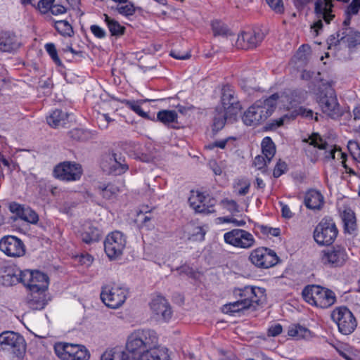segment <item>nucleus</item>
<instances>
[{"mask_svg": "<svg viewBox=\"0 0 360 360\" xmlns=\"http://www.w3.org/2000/svg\"><path fill=\"white\" fill-rule=\"evenodd\" d=\"M23 285L33 292H45L49 287L48 276L39 271L25 270Z\"/></svg>", "mask_w": 360, "mask_h": 360, "instance_id": "12", "label": "nucleus"}, {"mask_svg": "<svg viewBox=\"0 0 360 360\" xmlns=\"http://www.w3.org/2000/svg\"><path fill=\"white\" fill-rule=\"evenodd\" d=\"M318 104L322 112L328 117L335 119L342 115L336 95L333 89L321 92L318 98Z\"/></svg>", "mask_w": 360, "mask_h": 360, "instance_id": "13", "label": "nucleus"}, {"mask_svg": "<svg viewBox=\"0 0 360 360\" xmlns=\"http://www.w3.org/2000/svg\"><path fill=\"white\" fill-rule=\"evenodd\" d=\"M267 162L268 161L264 155H259L255 157L253 164L258 169H262L266 165Z\"/></svg>", "mask_w": 360, "mask_h": 360, "instance_id": "59", "label": "nucleus"}, {"mask_svg": "<svg viewBox=\"0 0 360 360\" xmlns=\"http://www.w3.org/2000/svg\"><path fill=\"white\" fill-rule=\"evenodd\" d=\"M136 360H172V358L167 347L153 345L136 357Z\"/></svg>", "mask_w": 360, "mask_h": 360, "instance_id": "21", "label": "nucleus"}, {"mask_svg": "<svg viewBox=\"0 0 360 360\" xmlns=\"http://www.w3.org/2000/svg\"><path fill=\"white\" fill-rule=\"evenodd\" d=\"M94 261V258L89 254H82L79 256V262L86 266H90Z\"/></svg>", "mask_w": 360, "mask_h": 360, "instance_id": "61", "label": "nucleus"}, {"mask_svg": "<svg viewBox=\"0 0 360 360\" xmlns=\"http://www.w3.org/2000/svg\"><path fill=\"white\" fill-rule=\"evenodd\" d=\"M304 300L311 305L326 309L336 302V296L331 290L318 285H309L302 292Z\"/></svg>", "mask_w": 360, "mask_h": 360, "instance_id": "3", "label": "nucleus"}, {"mask_svg": "<svg viewBox=\"0 0 360 360\" xmlns=\"http://www.w3.org/2000/svg\"><path fill=\"white\" fill-rule=\"evenodd\" d=\"M82 240L89 244L96 242L101 237L100 230L96 227L88 226L81 234Z\"/></svg>", "mask_w": 360, "mask_h": 360, "instance_id": "35", "label": "nucleus"}, {"mask_svg": "<svg viewBox=\"0 0 360 360\" xmlns=\"http://www.w3.org/2000/svg\"><path fill=\"white\" fill-rule=\"evenodd\" d=\"M340 39H344L349 48H353L360 44V32H355L350 27H346L344 32H342Z\"/></svg>", "mask_w": 360, "mask_h": 360, "instance_id": "33", "label": "nucleus"}, {"mask_svg": "<svg viewBox=\"0 0 360 360\" xmlns=\"http://www.w3.org/2000/svg\"><path fill=\"white\" fill-rule=\"evenodd\" d=\"M53 176L65 181H75L81 178L82 168L79 163L65 161L56 165L53 171Z\"/></svg>", "mask_w": 360, "mask_h": 360, "instance_id": "9", "label": "nucleus"}, {"mask_svg": "<svg viewBox=\"0 0 360 360\" xmlns=\"http://www.w3.org/2000/svg\"><path fill=\"white\" fill-rule=\"evenodd\" d=\"M101 360H131L129 354L118 349H107L101 356Z\"/></svg>", "mask_w": 360, "mask_h": 360, "instance_id": "31", "label": "nucleus"}, {"mask_svg": "<svg viewBox=\"0 0 360 360\" xmlns=\"http://www.w3.org/2000/svg\"><path fill=\"white\" fill-rule=\"evenodd\" d=\"M104 21L105 22L108 30L112 36H121L124 34L125 27L122 26L117 20L111 18L107 14H104Z\"/></svg>", "mask_w": 360, "mask_h": 360, "instance_id": "37", "label": "nucleus"}, {"mask_svg": "<svg viewBox=\"0 0 360 360\" xmlns=\"http://www.w3.org/2000/svg\"><path fill=\"white\" fill-rule=\"evenodd\" d=\"M0 250L7 256L12 257H20L25 252V245L22 240L13 236H4L1 239Z\"/></svg>", "mask_w": 360, "mask_h": 360, "instance_id": "16", "label": "nucleus"}, {"mask_svg": "<svg viewBox=\"0 0 360 360\" xmlns=\"http://www.w3.org/2000/svg\"><path fill=\"white\" fill-rule=\"evenodd\" d=\"M224 239L226 243L242 249H249L255 243L253 235L249 231L240 229H234L225 233Z\"/></svg>", "mask_w": 360, "mask_h": 360, "instance_id": "8", "label": "nucleus"}, {"mask_svg": "<svg viewBox=\"0 0 360 360\" xmlns=\"http://www.w3.org/2000/svg\"><path fill=\"white\" fill-rule=\"evenodd\" d=\"M331 317L337 323L339 331L349 335L355 330L357 323L353 314L347 307H338L332 312Z\"/></svg>", "mask_w": 360, "mask_h": 360, "instance_id": "7", "label": "nucleus"}, {"mask_svg": "<svg viewBox=\"0 0 360 360\" xmlns=\"http://www.w3.org/2000/svg\"><path fill=\"white\" fill-rule=\"evenodd\" d=\"M360 9V0H352L347 7V13L348 15H356Z\"/></svg>", "mask_w": 360, "mask_h": 360, "instance_id": "57", "label": "nucleus"}, {"mask_svg": "<svg viewBox=\"0 0 360 360\" xmlns=\"http://www.w3.org/2000/svg\"><path fill=\"white\" fill-rule=\"evenodd\" d=\"M205 231L201 226H194L190 233L189 239L195 241H202L205 238Z\"/></svg>", "mask_w": 360, "mask_h": 360, "instance_id": "47", "label": "nucleus"}, {"mask_svg": "<svg viewBox=\"0 0 360 360\" xmlns=\"http://www.w3.org/2000/svg\"><path fill=\"white\" fill-rule=\"evenodd\" d=\"M90 30L94 37L98 39H103L106 37L105 30L97 25H91Z\"/></svg>", "mask_w": 360, "mask_h": 360, "instance_id": "52", "label": "nucleus"}, {"mask_svg": "<svg viewBox=\"0 0 360 360\" xmlns=\"http://www.w3.org/2000/svg\"><path fill=\"white\" fill-rule=\"evenodd\" d=\"M219 108L227 110L228 115L231 117L237 116L240 110L241 106L234 92L229 89H224L221 96V106Z\"/></svg>", "mask_w": 360, "mask_h": 360, "instance_id": "18", "label": "nucleus"}, {"mask_svg": "<svg viewBox=\"0 0 360 360\" xmlns=\"http://www.w3.org/2000/svg\"><path fill=\"white\" fill-rule=\"evenodd\" d=\"M280 205L281 207L282 217L286 219H290L292 217V213L289 207L281 202H280Z\"/></svg>", "mask_w": 360, "mask_h": 360, "instance_id": "64", "label": "nucleus"}, {"mask_svg": "<svg viewBox=\"0 0 360 360\" xmlns=\"http://www.w3.org/2000/svg\"><path fill=\"white\" fill-rule=\"evenodd\" d=\"M237 116L231 117L227 113V110L217 107L215 110L214 119H213V130L219 131L221 129L226 121L233 122L236 120Z\"/></svg>", "mask_w": 360, "mask_h": 360, "instance_id": "28", "label": "nucleus"}, {"mask_svg": "<svg viewBox=\"0 0 360 360\" xmlns=\"http://www.w3.org/2000/svg\"><path fill=\"white\" fill-rule=\"evenodd\" d=\"M341 36L342 32L340 31L337 32L335 34L330 35L328 39V49L337 46L341 41H344V39H340Z\"/></svg>", "mask_w": 360, "mask_h": 360, "instance_id": "54", "label": "nucleus"}, {"mask_svg": "<svg viewBox=\"0 0 360 360\" xmlns=\"http://www.w3.org/2000/svg\"><path fill=\"white\" fill-rule=\"evenodd\" d=\"M249 259L255 266L264 269L274 266L278 262V257L276 252L264 247L253 250L250 254Z\"/></svg>", "mask_w": 360, "mask_h": 360, "instance_id": "11", "label": "nucleus"}, {"mask_svg": "<svg viewBox=\"0 0 360 360\" xmlns=\"http://www.w3.org/2000/svg\"><path fill=\"white\" fill-rule=\"evenodd\" d=\"M265 34L260 28L243 32L238 38V44L243 49H248L257 47L264 39Z\"/></svg>", "mask_w": 360, "mask_h": 360, "instance_id": "17", "label": "nucleus"}, {"mask_svg": "<svg viewBox=\"0 0 360 360\" xmlns=\"http://www.w3.org/2000/svg\"><path fill=\"white\" fill-rule=\"evenodd\" d=\"M221 202L231 212H239L238 205L235 200L225 199Z\"/></svg>", "mask_w": 360, "mask_h": 360, "instance_id": "58", "label": "nucleus"}, {"mask_svg": "<svg viewBox=\"0 0 360 360\" xmlns=\"http://www.w3.org/2000/svg\"><path fill=\"white\" fill-rule=\"evenodd\" d=\"M66 8L60 4H53L50 11L54 15H58L60 14L65 13L66 12Z\"/></svg>", "mask_w": 360, "mask_h": 360, "instance_id": "63", "label": "nucleus"}, {"mask_svg": "<svg viewBox=\"0 0 360 360\" xmlns=\"http://www.w3.org/2000/svg\"><path fill=\"white\" fill-rule=\"evenodd\" d=\"M320 259L326 266H341L347 259V254L345 248L336 245L322 250L320 253Z\"/></svg>", "mask_w": 360, "mask_h": 360, "instance_id": "14", "label": "nucleus"}, {"mask_svg": "<svg viewBox=\"0 0 360 360\" xmlns=\"http://www.w3.org/2000/svg\"><path fill=\"white\" fill-rule=\"evenodd\" d=\"M267 4L276 13L284 12V6L282 0H266Z\"/></svg>", "mask_w": 360, "mask_h": 360, "instance_id": "49", "label": "nucleus"}, {"mask_svg": "<svg viewBox=\"0 0 360 360\" xmlns=\"http://www.w3.org/2000/svg\"><path fill=\"white\" fill-rule=\"evenodd\" d=\"M278 98L279 95L274 94L263 101H256L244 112L242 116L243 123L252 127H257L263 123L272 115Z\"/></svg>", "mask_w": 360, "mask_h": 360, "instance_id": "1", "label": "nucleus"}, {"mask_svg": "<svg viewBox=\"0 0 360 360\" xmlns=\"http://www.w3.org/2000/svg\"><path fill=\"white\" fill-rule=\"evenodd\" d=\"M218 353L220 355L219 360H238L237 356L231 351L218 349Z\"/></svg>", "mask_w": 360, "mask_h": 360, "instance_id": "56", "label": "nucleus"}, {"mask_svg": "<svg viewBox=\"0 0 360 360\" xmlns=\"http://www.w3.org/2000/svg\"><path fill=\"white\" fill-rule=\"evenodd\" d=\"M348 149L353 158L360 163V146L354 141H349L348 142Z\"/></svg>", "mask_w": 360, "mask_h": 360, "instance_id": "46", "label": "nucleus"}, {"mask_svg": "<svg viewBox=\"0 0 360 360\" xmlns=\"http://www.w3.org/2000/svg\"><path fill=\"white\" fill-rule=\"evenodd\" d=\"M158 120L165 125L176 122L177 113L174 110H163L157 114Z\"/></svg>", "mask_w": 360, "mask_h": 360, "instance_id": "39", "label": "nucleus"}, {"mask_svg": "<svg viewBox=\"0 0 360 360\" xmlns=\"http://www.w3.org/2000/svg\"><path fill=\"white\" fill-rule=\"evenodd\" d=\"M67 118V113L56 109L47 117V122L51 127L56 128L64 125Z\"/></svg>", "mask_w": 360, "mask_h": 360, "instance_id": "34", "label": "nucleus"}, {"mask_svg": "<svg viewBox=\"0 0 360 360\" xmlns=\"http://www.w3.org/2000/svg\"><path fill=\"white\" fill-rule=\"evenodd\" d=\"M116 9L120 14L125 16L132 15L136 11V8L132 3L124 6H117Z\"/></svg>", "mask_w": 360, "mask_h": 360, "instance_id": "48", "label": "nucleus"}, {"mask_svg": "<svg viewBox=\"0 0 360 360\" xmlns=\"http://www.w3.org/2000/svg\"><path fill=\"white\" fill-rule=\"evenodd\" d=\"M126 238L120 231L109 233L104 241V250L110 259L120 257L126 246Z\"/></svg>", "mask_w": 360, "mask_h": 360, "instance_id": "10", "label": "nucleus"}, {"mask_svg": "<svg viewBox=\"0 0 360 360\" xmlns=\"http://www.w3.org/2000/svg\"><path fill=\"white\" fill-rule=\"evenodd\" d=\"M25 271H21L15 266H8L5 268L4 274L2 275V283L6 286H11L19 283L23 284V274Z\"/></svg>", "mask_w": 360, "mask_h": 360, "instance_id": "25", "label": "nucleus"}, {"mask_svg": "<svg viewBox=\"0 0 360 360\" xmlns=\"http://www.w3.org/2000/svg\"><path fill=\"white\" fill-rule=\"evenodd\" d=\"M304 141L308 142L310 146L319 149L325 150V159L330 160L336 158L337 148L334 146H329L319 134H312L308 139H304Z\"/></svg>", "mask_w": 360, "mask_h": 360, "instance_id": "20", "label": "nucleus"}, {"mask_svg": "<svg viewBox=\"0 0 360 360\" xmlns=\"http://www.w3.org/2000/svg\"><path fill=\"white\" fill-rule=\"evenodd\" d=\"M55 0H40L38 3V8L41 13L46 14L50 11Z\"/></svg>", "mask_w": 360, "mask_h": 360, "instance_id": "50", "label": "nucleus"}, {"mask_svg": "<svg viewBox=\"0 0 360 360\" xmlns=\"http://www.w3.org/2000/svg\"><path fill=\"white\" fill-rule=\"evenodd\" d=\"M0 347L16 356H21L25 352V343L22 336L13 331H4L0 334Z\"/></svg>", "mask_w": 360, "mask_h": 360, "instance_id": "6", "label": "nucleus"}, {"mask_svg": "<svg viewBox=\"0 0 360 360\" xmlns=\"http://www.w3.org/2000/svg\"><path fill=\"white\" fill-rule=\"evenodd\" d=\"M20 43L16 35L9 32H0V51L12 52L18 50Z\"/></svg>", "mask_w": 360, "mask_h": 360, "instance_id": "26", "label": "nucleus"}, {"mask_svg": "<svg viewBox=\"0 0 360 360\" xmlns=\"http://www.w3.org/2000/svg\"><path fill=\"white\" fill-rule=\"evenodd\" d=\"M80 345L69 343H57L54 346L57 356L63 360H72Z\"/></svg>", "mask_w": 360, "mask_h": 360, "instance_id": "27", "label": "nucleus"}, {"mask_svg": "<svg viewBox=\"0 0 360 360\" xmlns=\"http://www.w3.org/2000/svg\"><path fill=\"white\" fill-rule=\"evenodd\" d=\"M54 27L63 37H72L74 34L73 28L67 20L55 21Z\"/></svg>", "mask_w": 360, "mask_h": 360, "instance_id": "40", "label": "nucleus"}, {"mask_svg": "<svg viewBox=\"0 0 360 360\" xmlns=\"http://www.w3.org/2000/svg\"><path fill=\"white\" fill-rule=\"evenodd\" d=\"M158 340L157 333L153 330L138 329L129 335L126 349L136 359L148 347L155 345Z\"/></svg>", "mask_w": 360, "mask_h": 360, "instance_id": "2", "label": "nucleus"}, {"mask_svg": "<svg viewBox=\"0 0 360 360\" xmlns=\"http://www.w3.org/2000/svg\"><path fill=\"white\" fill-rule=\"evenodd\" d=\"M45 49L49 55L51 56L54 63L58 65H62V62L60 60L56 46L53 43H48L45 45Z\"/></svg>", "mask_w": 360, "mask_h": 360, "instance_id": "44", "label": "nucleus"}, {"mask_svg": "<svg viewBox=\"0 0 360 360\" xmlns=\"http://www.w3.org/2000/svg\"><path fill=\"white\" fill-rule=\"evenodd\" d=\"M304 202L308 208L319 210L323 204V197L319 191L312 190L307 193Z\"/></svg>", "mask_w": 360, "mask_h": 360, "instance_id": "29", "label": "nucleus"}, {"mask_svg": "<svg viewBox=\"0 0 360 360\" xmlns=\"http://www.w3.org/2000/svg\"><path fill=\"white\" fill-rule=\"evenodd\" d=\"M285 117H280L278 119L270 120L266 125L265 128L266 130H275L278 127L282 126L284 122Z\"/></svg>", "mask_w": 360, "mask_h": 360, "instance_id": "55", "label": "nucleus"}, {"mask_svg": "<svg viewBox=\"0 0 360 360\" xmlns=\"http://www.w3.org/2000/svg\"><path fill=\"white\" fill-rule=\"evenodd\" d=\"M45 292H32L28 301L29 307L33 310H41L46 305Z\"/></svg>", "mask_w": 360, "mask_h": 360, "instance_id": "32", "label": "nucleus"}, {"mask_svg": "<svg viewBox=\"0 0 360 360\" xmlns=\"http://www.w3.org/2000/svg\"><path fill=\"white\" fill-rule=\"evenodd\" d=\"M122 103L139 115L143 117H146L147 116V113L142 110L138 101L124 100Z\"/></svg>", "mask_w": 360, "mask_h": 360, "instance_id": "45", "label": "nucleus"}, {"mask_svg": "<svg viewBox=\"0 0 360 360\" xmlns=\"http://www.w3.org/2000/svg\"><path fill=\"white\" fill-rule=\"evenodd\" d=\"M286 170V163L279 160L274 167L273 175L275 178H278L281 176Z\"/></svg>", "mask_w": 360, "mask_h": 360, "instance_id": "51", "label": "nucleus"}, {"mask_svg": "<svg viewBox=\"0 0 360 360\" xmlns=\"http://www.w3.org/2000/svg\"><path fill=\"white\" fill-rule=\"evenodd\" d=\"M282 333V326L279 323L271 326L268 329V335L275 337Z\"/></svg>", "mask_w": 360, "mask_h": 360, "instance_id": "60", "label": "nucleus"}, {"mask_svg": "<svg viewBox=\"0 0 360 360\" xmlns=\"http://www.w3.org/2000/svg\"><path fill=\"white\" fill-rule=\"evenodd\" d=\"M345 231L353 233L356 230V220L354 212L351 209H345L342 214Z\"/></svg>", "mask_w": 360, "mask_h": 360, "instance_id": "30", "label": "nucleus"}, {"mask_svg": "<svg viewBox=\"0 0 360 360\" xmlns=\"http://www.w3.org/2000/svg\"><path fill=\"white\" fill-rule=\"evenodd\" d=\"M188 202L190 206L199 213H210L213 207V204L210 205L207 204V198L199 191H191Z\"/></svg>", "mask_w": 360, "mask_h": 360, "instance_id": "23", "label": "nucleus"}, {"mask_svg": "<svg viewBox=\"0 0 360 360\" xmlns=\"http://www.w3.org/2000/svg\"><path fill=\"white\" fill-rule=\"evenodd\" d=\"M9 210L20 219L28 223L37 224L39 221L38 214L29 207L13 202L10 204Z\"/></svg>", "mask_w": 360, "mask_h": 360, "instance_id": "22", "label": "nucleus"}, {"mask_svg": "<svg viewBox=\"0 0 360 360\" xmlns=\"http://www.w3.org/2000/svg\"><path fill=\"white\" fill-rule=\"evenodd\" d=\"M288 335L296 340L309 339L311 338L310 330L300 325L289 327Z\"/></svg>", "mask_w": 360, "mask_h": 360, "instance_id": "38", "label": "nucleus"}, {"mask_svg": "<svg viewBox=\"0 0 360 360\" xmlns=\"http://www.w3.org/2000/svg\"><path fill=\"white\" fill-rule=\"evenodd\" d=\"M250 308V304L247 301H244L243 297L240 300L224 305V310L226 312L235 313L238 312L241 310H244Z\"/></svg>", "mask_w": 360, "mask_h": 360, "instance_id": "41", "label": "nucleus"}, {"mask_svg": "<svg viewBox=\"0 0 360 360\" xmlns=\"http://www.w3.org/2000/svg\"><path fill=\"white\" fill-rule=\"evenodd\" d=\"M212 29L214 36H226L230 34L227 26L219 20L212 21Z\"/></svg>", "mask_w": 360, "mask_h": 360, "instance_id": "42", "label": "nucleus"}, {"mask_svg": "<svg viewBox=\"0 0 360 360\" xmlns=\"http://www.w3.org/2000/svg\"><path fill=\"white\" fill-rule=\"evenodd\" d=\"M127 289L119 284H108L102 288L101 299L109 308L117 309L127 299Z\"/></svg>", "mask_w": 360, "mask_h": 360, "instance_id": "4", "label": "nucleus"}, {"mask_svg": "<svg viewBox=\"0 0 360 360\" xmlns=\"http://www.w3.org/2000/svg\"><path fill=\"white\" fill-rule=\"evenodd\" d=\"M338 234L337 226L330 218H323L317 224L314 231L315 241L322 245H331Z\"/></svg>", "mask_w": 360, "mask_h": 360, "instance_id": "5", "label": "nucleus"}, {"mask_svg": "<svg viewBox=\"0 0 360 360\" xmlns=\"http://www.w3.org/2000/svg\"><path fill=\"white\" fill-rule=\"evenodd\" d=\"M89 353L82 346H79L78 351L76 352V354L73 356L72 360H88L89 359Z\"/></svg>", "mask_w": 360, "mask_h": 360, "instance_id": "53", "label": "nucleus"}, {"mask_svg": "<svg viewBox=\"0 0 360 360\" xmlns=\"http://www.w3.org/2000/svg\"><path fill=\"white\" fill-rule=\"evenodd\" d=\"M170 56L178 60H186L190 58L191 56L189 52H187L186 53H181L179 51H172L170 52Z\"/></svg>", "mask_w": 360, "mask_h": 360, "instance_id": "62", "label": "nucleus"}, {"mask_svg": "<svg viewBox=\"0 0 360 360\" xmlns=\"http://www.w3.org/2000/svg\"><path fill=\"white\" fill-rule=\"evenodd\" d=\"M150 309L164 321H168L172 316V311L169 302L162 296H157L153 299L150 302Z\"/></svg>", "mask_w": 360, "mask_h": 360, "instance_id": "19", "label": "nucleus"}, {"mask_svg": "<svg viewBox=\"0 0 360 360\" xmlns=\"http://www.w3.org/2000/svg\"><path fill=\"white\" fill-rule=\"evenodd\" d=\"M120 193V188L113 184H108L101 188V195L103 198L110 199Z\"/></svg>", "mask_w": 360, "mask_h": 360, "instance_id": "43", "label": "nucleus"}, {"mask_svg": "<svg viewBox=\"0 0 360 360\" xmlns=\"http://www.w3.org/2000/svg\"><path fill=\"white\" fill-rule=\"evenodd\" d=\"M101 167L105 173L114 175L122 174L129 169L125 160L116 153L103 157Z\"/></svg>", "mask_w": 360, "mask_h": 360, "instance_id": "15", "label": "nucleus"}, {"mask_svg": "<svg viewBox=\"0 0 360 360\" xmlns=\"http://www.w3.org/2000/svg\"><path fill=\"white\" fill-rule=\"evenodd\" d=\"M238 291L240 297H243L244 301L249 302L250 308L252 307L255 309L263 296V292L260 288L246 286L243 289H238Z\"/></svg>", "mask_w": 360, "mask_h": 360, "instance_id": "24", "label": "nucleus"}, {"mask_svg": "<svg viewBox=\"0 0 360 360\" xmlns=\"http://www.w3.org/2000/svg\"><path fill=\"white\" fill-rule=\"evenodd\" d=\"M262 155H264L269 162L274 158L276 153V146L270 137H265L263 139L262 143Z\"/></svg>", "mask_w": 360, "mask_h": 360, "instance_id": "36", "label": "nucleus"}]
</instances>
